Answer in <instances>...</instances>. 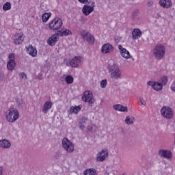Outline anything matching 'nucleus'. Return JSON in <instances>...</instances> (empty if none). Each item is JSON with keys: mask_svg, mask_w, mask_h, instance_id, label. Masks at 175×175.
<instances>
[{"mask_svg": "<svg viewBox=\"0 0 175 175\" xmlns=\"http://www.w3.org/2000/svg\"><path fill=\"white\" fill-rule=\"evenodd\" d=\"M107 157H109V152H107V150H103L97 154L96 159L99 162H103Z\"/></svg>", "mask_w": 175, "mask_h": 175, "instance_id": "obj_15", "label": "nucleus"}, {"mask_svg": "<svg viewBox=\"0 0 175 175\" xmlns=\"http://www.w3.org/2000/svg\"><path fill=\"white\" fill-rule=\"evenodd\" d=\"M52 107H53V103H51V101H46L43 105V108H42L43 113H44V114L47 113L49 110H50V109H51Z\"/></svg>", "mask_w": 175, "mask_h": 175, "instance_id": "obj_23", "label": "nucleus"}, {"mask_svg": "<svg viewBox=\"0 0 175 175\" xmlns=\"http://www.w3.org/2000/svg\"><path fill=\"white\" fill-rule=\"evenodd\" d=\"M65 81L67 84H73V81H75V79L72 75H67L65 77Z\"/></svg>", "mask_w": 175, "mask_h": 175, "instance_id": "obj_28", "label": "nucleus"}, {"mask_svg": "<svg viewBox=\"0 0 175 175\" xmlns=\"http://www.w3.org/2000/svg\"><path fill=\"white\" fill-rule=\"evenodd\" d=\"M80 3H87L88 0H78Z\"/></svg>", "mask_w": 175, "mask_h": 175, "instance_id": "obj_35", "label": "nucleus"}, {"mask_svg": "<svg viewBox=\"0 0 175 175\" xmlns=\"http://www.w3.org/2000/svg\"><path fill=\"white\" fill-rule=\"evenodd\" d=\"M85 175H95L96 174V170L95 169H88L84 172Z\"/></svg>", "mask_w": 175, "mask_h": 175, "instance_id": "obj_29", "label": "nucleus"}, {"mask_svg": "<svg viewBox=\"0 0 175 175\" xmlns=\"http://www.w3.org/2000/svg\"><path fill=\"white\" fill-rule=\"evenodd\" d=\"M80 64H81V57L80 56H75L70 62L72 68H77Z\"/></svg>", "mask_w": 175, "mask_h": 175, "instance_id": "obj_16", "label": "nucleus"}, {"mask_svg": "<svg viewBox=\"0 0 175 175\" xmlns=\"http://www.w3.org/2000/svg\"><path fill=\"white\" fill-rule=\"evenodd\" d=\"M27 49V53L31 57H36L38 55V50H36V48H33L32 45H29Z\"/></svg>", "mask_w": 175, "mask_h": 175, "instance_id": "obj_18", "label": "nucleus"}, {"mask_svg": "<svg viewBox=\"0 0 175 175\" xmlns=\"http://www.w3.org/2000/svg\"><path fill=\"white\" fill-rule=\"evenodd\" d=\"M57 36H69V35H72V31L69 30V29L62 28L60 30H58L57 32Z\"/></svg>", "mask_w": 175, "mask_h": 175, "instance_id": "obj_17", "label": "nucleus"}, {"mask_svg": "<svg viewBox=\"0 0 175 175\" xmlns=\"http://www.w3.org/2000/svg\"><path fill=\"white\" fill-rule=\"evenodd\" d=\"M118 49L120 50V53L121 56L125 59H129L131 58V53L126 50V49L122 47V45H118Z\"/></svg>", "mask_w": 175, "mask_h": 175, "instance_id": "obj_11", "label": "nucleus"}, {"mask_svg": "<svg viewBox=\"0 0 175 175\" xmlns=\"http://www.w3.org/2000/svg\"><path fill=\"white\" fill-rule=\"evenodd\" d=\"M148 85H151L152 88H153L154 91H161L162 88H163V85L159 82L149 81H148Z\"/></svg>", "mask_w": 175, "mask_h": 175, "instance_id": "obj_13", "label": "nucleus"}, {"mask_svg": "<svg viewBox=\"0 0 175 175\" xmlns=\"http://www.w3.org/2000/svg\"><path fill=\"white\" fill-rule=\"evenodd\" d=\"M83 107L82 105H78V106H75V107H70V113H75V114H77L79 113V111H80V110H81V108Z\"/></svg>", "mask_w": 175, "mask_h": 175, "instance_id": "obj_25", "label": "nucleus"}, {"mask_svg": "<svg viewBox=\"0 0 175 175\" xmlns=\"http://www.w3.org/2000/svg\"><path fill=\"white\" fill-rule=\"evenodd\" d=\"M113 109L118 111H128V107L120 104L113 105Z\"/></svg>", "mask_w": 175, "mask_h": 175, "instance_id": "obj_24", "label": "nucleus"}, {"mask_svg": "<svg viewBox=\"0 0 175 175\" xmlns=\"http://www.w3.org/2000/svg\"><path fill=\"white\" fill-rule=\"evenodd\" d=\"M95 9V2L91 1L90 5L87 4L84 5L82 8V12L85 16H90Z\"/></svg>", "mask_w": 175, "mask_h": 175, "instance_id": "obj_6", "label": "nucleus"}, {"mask_svg": "<svg viewBox=\"0 0 175 175\" xmlns=\"http://www.w3.org/2000/svg\"><path fill=\"white\" fill-rule=\"evenodd\" d=\"M19 117L20 112L14 108H10L5 113L6 120L8 122H10L11 124L16 122Z\"/></svg>", "mask_w": 175, "mask_h": 175, "instance_id": "obj_2", "label": "nucleus"}, {"mask_svg": "<svg viewBox=\"0 0 175 175\" xmlns=\"http://www.w3.org/2000/svg\"><path fill=\"white\" fill-rule=\"evenodd\" d=\"M58 40V36L57 34H53L48 40L47 43L49 46H55Z\"/></svg>", "mask_w": 175, "mask_h": 175, "instance_id": "obj_20", "label": "nucleus"}, {"mask_svg": "<svg viewBox=\"0 0 175 175\" xmlns=\"http://www.w3.org/2000/svg\"><path fill=\"white\" fill-rule=\"evenodd\" d=\"M161 84L162 85H166L167 84V77L164 76L161 78Z\"/></svg>", "mask_w": 175, "mask_h": 175, "instance_id": "obj_33", "label": "nucleus"}, {"mask_svg": "<svg viewBox=\"0 0 175 175\" xmlns=\"http://www.w3.org/2000/svg\"><path fill=\"white\" fill-rule=\"evenodd\" d=\"M19 76L24 80L27 79V75H25L24 72H21Z\"/></svg>", "mask_w": 175, "mask_h": 175, "instance_id": "obj_34", "label": "nucleus"}, {"mask_svg": "<svg viewBox=\"0 0 175 175\" xmlns=\"http://www.w3.org/2000/svg\"><path fill=\"white\" fill-rule=\"evenodd\" d=\"M108 68L109 70V73H111V77L112 79H120L121 77V70H120V68L116 63H114V60L111 59L108 62Z\"/></svg>", "mask_w": 175, "mask_h": 175, "instance_id": "obj_1", "label": "nucleus"}, {"mask_svg": "<svg viewBox=\"0 0 175 175\" xmlns=\"http://www.w3.org/2000/svg\"><path fill=\"white\" fill-rule=\"evenodd\" d=\"M8 62L7 64V68L8 70H13L14 69V66H16V62L14 53H10L8 56Z\"/></svg>", "mask_w": 175, "mask_h": 175, "instance_id": "obj_9", "label": "nucleus"}, {"mask_svg": "<svg viewBox=\"0 0 175 175\" xmlns=\"http://www.w3.org/2000/svg\"><path fill=\"white\" fill-rule=\"evenodd\" d=\"M142 33L140 29H134L132 31V37L134 40L140 39V38H142Z\"/></svg>", "mask_w": 175, "mask_h": 175, "instance_id": "obj_22", "label": "nucleus"}, {"mask_svg": "<svg viewBox=\"0 0 175 175\" xmlns=\"http://www.w3.org/2000/svg\"><path fill=\"white\" fill-rule=\"evenodd\" d=\"M140 102L142 105H146V100H144V99L140 98Z\"/></svg>", "mask_w": 175, "mask_h": 175, "instance_id": "obj_36", "label": "nucleus"}, {"mask_svg": "<svg viewBox=\"0 0 175 175\" xmlns=\"http://www.w3.org/2000/svg\"><path fill=\"white\" fill-rule=\"evenodd\" d=\"M159 5L161 8H164V9H169L173 4L172 0H160Z\"/></svg>", "mask_w": 175, "mask_h": 175, "instance_id": "obj_19", "label": "nucleus"}, {"mask_svg": "<svg viewBox=\"0 0 175 175\" xmlns=\"http://www.w3.org/2000/svg\"><path fill=\"white\" fill-rule=\"evenodd\" d=\"M154 4V3L152 1L148 2V5L151 6Z\"/></svg>", "mask_w": 175, "mask_h": 175, "instance_id": "obj_37", "label": "nucleus"}, {"mask_svg": "<svg viewBox=\"0 0 175 175\" xmlns=\"http://www.w3.org/2000/svg\"><path fill=\"white\" fill-rule=\"evenodd\" d=\"M133 121H135V118H133V117L131 118L129 116H127L125 120V122L128 125H132V124L133 123Z\"/></svg>", "mask_w": 175, "mask_h": 175, "instance_id": "obj_31", "label": "nucleus"}, {"mask_svg": "<svg viewBox=\"0 0 175 175\" xmlns=\"http://www.w3.org/2000/svg\"><path fill=\"white\" fill-rule=\"evenodd\" d=\"M24 33L22 32L21 33H16L14 36V43L15 44H21L23 42H24L25 39Z\"/></svg>", "mask_w": 175, "mask_h": 175, "instance_id": "obj_10", "label": "nucleus"}, {"mask_svg": "<svg viewBox=\"0 0 175 175\" xmlns=\"http://www.w3.org/2000/svg\"><path fill=\"white\" fill-rule=\"evenodd\" d=\"M82 100L83 102H88V103L90 104L94 103V102H92V92L88 90L85 91L82 96Z\"/></svg>", "mask_w": 175, "mask_h": 175, "instance_id": "obj_12", "label": "nucleus"}, {"mask_svg": "<svg viewBox=\"0 0 175 175\" xmlns=\"http://www.w3.org/2000/svg\"><path fill=\"white\" fill-rule=\"evenodd\" d=\"M159 154L161 157L166 158L167 159L172 158V152L170 150H159Z\"/></svg>", "mask_w": 175, "mask_h": 175, "instance_id": "obj_21", "label": "nucleus"}, {"mask_svg": "<svg viewBox=\"0 0 175 175\" xmlns=\"http://www.w3.org/2000/svg\"><path fill=\"white\" fill-rule=\"evenodd\" d=\"M81 36L84 40H86L89 44H94L95 42V38L88 31L84 30L81 31Z\"/></svg>", "mask_w": 175, "mask_h": 175, "instance_id": "obj_5", "label": "nucleus"}, {"mask_svg": "<svg viewBox=\"0 0 175 175\" xmlns=\"http://www.w3.org/2000/svg\"><path fill=\"white\" fill-rule=\"evenodd\" d=\"M79 128H80V129H84V125L80 124Z\"/></svg>", "mask_w": 175, "mask_h": 175, "instance_id": "obj_38", "label": "nucleus"}, {"mask_svg": "<svg viewBox=\"0 0 175 175\" xmlns=\"http://www.w3.org/2000/svg\"><path fill=\"white\" fill-rule=\"evenodd\" d=\"M83 120H84V121L87 120V119H85V118H83Z\"/></svg>", "mask_w": 175, "mask_h": 175, "instance_id": "obj_40", "label": "nucleus"}, {"mask_svg": "<svg viewBox=\"0 0 175 175\" xmlns=\"http://www.w3.org/2000/svg\"><path fill=\"white\" fill-rule=\"evenodd\" d=\"M133 16H135V14H133Z\"/></svg>", "mask_w": 175, "mask_h": 175, "instance_id": "obj_41", "label": "nucleus"}, {"mask_svg": "<svg viewBox=\"0 0 175 175\" xmlns=\"http://www.w3.org/2000/svg\"><path fill=\"white\" fill-rule=\"evenodd\" d=\"M10 146V142L6 139L0 141V147H2L3 148H9Z\"/></svg>", "mask_w": 175, "mask_h": 175, "instance_id": "obj_27", "label": "nucleus"}, {"mask_svg": "<svg viewBox=\"0 0 175 175\" xmlns=\"http://www.w3.org/2000/svg\"><path fill=\"white\" fill-rule=\"evenodd\" d=\"M51 17V12H45L42 15V23H47Z\"/></svg>", "mask_w": 175, "mask_h": 175, "instance_id": "obj_26", "label": "nucleus"}, {"mask_svg": "<svg viewBox=\"0 0 175 175\" xmlns=\"http://www.w3.org/2000/svg\"><path fill=\"white\" fill-rule=\"evenodd\" d=\"M107 85V80L103 79L100 81V87L101 88H106V86Z\"/></svg>", "mask_w": 175, "mask_h": 175, "instance_id": "obj_32", "label": "nucleus"}, {"mask_svg": "<svg viewBox=\"0 0 175 175\" xmlns=\"http://www.w3.org/2000/svg\"><path fill=\"white\" fill-rule=\"evenodd\" d=\"M161 113L165 118H173V110L169 107H163L161 110Z\"/></svg>", "mask_w": 175, "mask_h": 175, "instance_id": "obj_7", "label": "nucleus"}, {"mask_svg": "<svg viewBox=\"0 0 175 175\" xmlns=\"http://www.w3.org/2000/svg\"><path fill=\"white\" fill-rule=\"evenodd\" d=\"M10 9H12V4L10 3L6 2L3 4V10H4V12H7V10H10Z\"/></svg>", "mask_w": 175, "mask_h": 175, "instance_id": "obj_30", "label": "nucleus"}, {"mask_svg": "<svg viewBox=\"0 0 175 175\" xmlns=\"http://www.w3.org/2000/svg\"><path fill=\"white\" fill-rule=\"evenodd\" d=\"M2 170H3L2 167H0V175H2Z\"/></svg>", "mask_w": 175, "mask_h": 175, "instance_id": "obj_39", "label": "nucleus"}, {"mask_svg": "<svg viewBox=\"0 0 175 175\" xmlns=\"http://www.w3.org/2000/svg\"><path fill=\"white\" fill-rule=\"evenodd\" d=\"M101 51L103 54H108L114 51V47L110 44H105L102 46Z\"/></svg>", "mask_w": 175, "mask_h": 175, "instance_id": "obj_14", "label": "nucleus"}, {"mask_svg": "<svg viewBox=\"0 0 175 175\" xmlns=\"http://www.w3.org/2000/svg\"><path fill=\"white\" fill-rule=\"evenodd\" d=\"M166 54V49L162 44H157L153 49V55L156 59H162Z\"/></svg>", "mask_w": 175, "mask_h": 175, "instance_id": "obj_4", "label": "nucleus"}, {"mask_svg": "<svg viewBox=\"0 0 175 175\" xmlns=\"http://www.w3.org/2000/svg\"><path fill=\"white\" fill-rule=\"evenodd\" d=\"M63 147L68 152H72L75 150L73 144L67 138H64L62 140Z\"/></svg>", "mask_w": 175, "mask_h": 175, "instance_id": "obj_8", "label": "nucleus"}, {"mask_svg": "<svg viewBox=\"0 0 175 175\" xmlns=\"http://www.w3.org/2000/svg\"><path fill=\"white\" fill-rule=\"evenodd\" d=\"M64 22L61 18H54L49 23V28L51 31H58L62 28Z\"/></svg>", "mask_w": 175, "mask_h": 175, "instance_id": "obj_3", "label": "nucleus"}]
</instances>
